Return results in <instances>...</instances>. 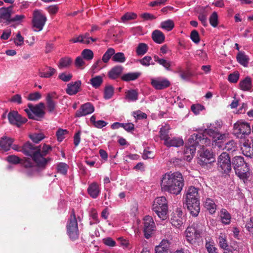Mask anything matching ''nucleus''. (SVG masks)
<instances>
[{"instance_id":"obj_1","label":"nucleus","mask_w":253,"mask_h":253,"mask_svg":"<svg viewBox=\"0 0 253 253\" xmlns=\"http://www.w3.org/2000/svg\"><path fill=\"white\" fill-rule=\"evenodd\" d=\"M184 185V178L179 172H167L163 175L161 180L162 190L174 195L181 192Z\"/></svg>"},{"instance_id":"obj_2","label":"nucleus","mask_w":253,"mask_h":253,"mask_svg":"<svg viewBox=\"0 0 253 253\" xmlns=\"http://www.w3.org/2000/svg\"><path fill=\"white\" fill-rule=\"evenodd\" d=\"M211 142V139L204 137L202 134L194 133L191 135L188 139V146L184 150L185 159L189 161L193 158L197 147L202 149L205 147L210 146Z\"/></svg>"},{"instance_id":"obj_3","label":"nucleus","mask_w":253,"mask_h":253,"mask_svg":"<svg viewBox=\"0 0 253 253\" xmlns=\"http://www.w3.org/2000/svg\"><path fill=\"white\" fill-rule=\"evenodd\" d=\"M199 189L190 186L185 191L184 197L187 208L194 216H197L200 211Z\"/></svg>"},{"instance_id":"obj_4","label":"nucleus","mask_w":253,"mask_h":253,"mask_svg":"<svg viewBox=\"0 0 253 253\" xmlns=\"http://www.w3.org/2000/svg\"><path fill=\"white\" fill-rule=\"evenodd\" d=\"M22 152L25 155L31 156L36 166L39 168H44L47 164L48 160L42 156L39 147L34 146L30 142L24 144Z\"/></svg>"},{"instance_id":"obj_5","label":"nucleus","mask_w":253,"mask_h":253,"mask_svg":"<svg viewBox=\"0 0 253 253\" xmlns=\"http://www.w3.org/2000/svg\"><path fill=\"white\" fill-rule=\"evenodd\" d=\"M222 124L221 121H217L212 124L207 125V128L205 129L202 134L204 137L208 138L206 135L211 137L213 141L216 142L217 140H222L225 137L224 134H221L220 130L222 127Z\"/></svg>"},{"instance_id":"obj_6","label":"nucleus","mask_w":253,"mask_h":253,"mask_svg":"<svg viewBox=\"0 0 253 253\" xmlns=\"http://www.w3.org/2000/svg\"><path fill=\"white\" fill-rule=\"evenodd\" d=\"M152 210L161 219H166L168 217V206L166 198L164 196L156 198L153 202Z\"/></svg>"},{"instance_id":"obj_7","label":"nucleus","mask_w":253,"mask_h":253,"mask_svg":"<svg viewBox=\"0 0 253 253\" xmlns=\"http://www.w3.org/2000/svg\"><path fill=\"white\" fill-rule=\"evenodd\" d=\"M232 164L236 174L240 178L245 179L248 177L249 168L243 157L240 156L234 157L232 159Z\"/></svg>"},{"instance_id":"obj_8","label":"nucleus","mask_w":253,"mask_h":253,"mask_svg":"<svg viewBox=\"0 0 253 253\" xmlns=\"http://www.w3.org/2000/svg\"><path fill=\"white\" fill-rule=\"evenodd\" d=\"M46 21V16L42 10L35 9L33 11L32 25L34 31H41L43 29Z\"/></svg>"},{"instance_id":"obj_9","label":"nucleus","mask_w":253,"mask_h":253,"mask_svg":"<svg viewBox=\"0 0 253 253\" xmlns=\"http://www.w3.org/2000/svg\"><path fill=\"white\" fill-rule=\"evenodd\" d=\"M67 234L72 241H75L79 238V232L77 220L74 210L72 211L70 218L67 223Z\"/></svg>"},{"instance_id":"obj_10","label":"nucleus","mask_w":253,"mask_h":253,"mask_svg":"<svg viewBox=\"0 0 253 253\" xmlns=\"http://www.w3.org/2000/svg\"><path fill=\"white\" fill-rule=\"evenodd\" d=\"M203 230V226L201 224L194 223L189 226L185 232L187 240L193 244L196 240L201 237Z\"/></svg>"},{"instance_id":"obj_11","label":"nucleus","mask_w":253,"mask_h":253,"mask_svg":"<svg viewBox=\"0 0 253 253\" xmlns=\"http://www.w3.org/2000/svg\"><path fill=\"white\" fill-rule=\"evenodd\" d=\"M217 168L219 171L224 173H229L231 169L230 157L226 152L222 153L217 159Z\"/></svg>"},{"instance_id":"obj_12","label":"nucleus","mask_w":253,"mask_h":253,"mask_svg":"<svg viewBox=\"0 0 253 253\" xmlns=\"http://www.w3.org/2000/svg\"><path fill=\"white\" fill-rule=\"evenodd\" d=\"M28 107V109H26L24 111L30 119H36L35 117H42L44 114L43 111L44 106L42 103H40L35 106L29 104Z\"/></svg>"},{"instance_id":"obj_13","label":"nucleus","mask_w":253,"mask_h":253,"mask_svg":"<svg viewBox=\"0 0 253 253\" xmlns=\"http://www.w3.org/2000/svg\"><path fill=\"white\" fill-rule=\"evenodd\" d=\"M249 124L242 121H238L234 125V133L240 137V135H248L251 132Z\"/></svg>"},{"instance_id":"obj_14","label":"nucleus","mask_w":253,"mask_h":253,"mask_svg":"<svg viewBox=\"0 0 253 253\" xmlns=\"http://www.w3.org/2000/svg\"><path fill=\"white\" fill-rule=\"evenodd\" d=\"M143 231L146 238L149 239L155 228V224L153 218L150 216H146L144 218Z\"/></svg>"},{"instance_id":"obj_15","label":"nucleus","mask_w":253,"mask_h":253,"mask_svg":"<svg viewBox=\"0 0 253 253\" xmlns=\"http://www.w3.org/2000/svg\"><path fill=\"white\" fill-rule=\"evenodd\" d=\"M170 222L172 226L180 228L183 224V215L181 209L177 208L172 213Z\"/></svg>"},{"instance_id":"obj_16","label":"nucleus","mask_w":253,"mask_h":253,"mask_svg":"<svg viewBox=\"0 0 253 253\" xmlns=\"http://www.w3.org/2000/svg\"><path fill=\"white\" fill-rule=\"evenodd\" d=\"M8 118L10 124L16 125L18 127L20 126L21 124L26 123L27 121L26 118H22L21 115L16 111L10 112L8 115Z\"/></svg>"},{"instance_id":"obj_17","label":"nucleus","mask_w":253,"mask_h":253,"mask_svg":"<svg viewBox=\"0 0 253 253\" xmlns=\"http://www.w3.org/2000/svg\"><path fill=\"white\" fill-rule=\"evenodd\" d=\"M12 6L0 8V22L8 24L10 23Z\"/></svg>"},{"instance_id":"obj_18","label":"nucleus","mask_w":253,"mask_h":253,"mask_svg":"<svg viewBox=\"0 0 253 253\" xmlns=\"http://www.w3.org/2000/svg\"><path fill=\"white\" fill-rule=\"evenodd\" d=\"M244 155L249 157L253 156V140L251 138L244 140L241 145Z\"/></svg>"},{"instance_id":"obj_19","label":"nucleus","mask_w":253,"mask_h":253,"mask_svg":"<svg viewBox=\"0 0 253 253\" xmlns=\"http://www.w3.org/2000/svg\"><path fill=\"white\" fill-rule=\"evenodd\" d=\"M173 242L172 239H163L158 246L155 247V253H168Z\"/></svg>"},{"instance_id":"obj_20","label":"nucleus","mask_w":253,"mask_h":253,"mask_svg":"<svg viewBox=\"0 0 253 253\" xmlns=\"http://www.w3.org/2000/svg\"><path fill=\"white\" fill-rule=\"evenodd\" d=\"M202 150H204V148ZM212 154L208 150H203V152L200 155L198 163L202 166H205L208 164H210L213 161Z\"/></svg>"},{"instance_id":"obj_21","label":"nucleus","mask_w":253,"mask_h":253,"mask_svg":"<svg viewBox=\"0 0 253 253\" xmlns=\"http://www.w3.org/2000/svg\"><path fill=\"white\" fill-rule=\"evenodd\" d=\"M94 111L93 106L90 103H86L82 105L80 109L77 111L76 116L81 117L90 114Z\"/></svg>"},{"instance_id":"obj_22","label":"nucleus","mask_w":253,"mask_h":253,"mask_svg":"<svg viewBox=\"0 0 253 253\" xmlns=\"http://www.w3.org/2000/svg\"><path fill=\"white\" fill-rule=\"evenodd\" d=\"M95 41H96V39L89 37L88 33L80 35L70 40V42L73 43L81 42L84 44H89Z\"/></svg>"},{"instance_id":"obj_23","label":"nucleus","mask_w":253,"mask_h":253,"mask_svg":"<svg viewBox=\"0 0 253 253\" xmlns=\"http://www.w3.org/2000/svg\"><path fill=\"white\" fill-rule=\"evenodd\" d=\"M81 85V82L79 80L68 84L66 90L67 93L70 95L76 94L79 91Z\"/></svg>"},{"instance_id":"obj_24","label":"nucleus","mask_w":253,"mask_h":253,"mask_svg":"<svg viewBox=\"0 0 253 253\" xmlns=\"http://www.w3.org/2000/svg\"><path fill=\"white\" fill-rule=\"evenodd\" d=\"M87 192L91 198L95 199L100 193V187L96 182H93L89 185Z\"/></svg>"},{"instance_id":"obj_25","label":"nucleus","mask_w":253,"mask_h":253,"mask_svg":"<svg viewBox=\"0 0 253 253\" xmlns=\"http://www.w3.org/2000/svg\"><path fill=\"white\" fill-rule=\"evenodd\" d=\"M184 143L182 138L179 137H169L168 141L165 143V145L168 147H178L182 146Z\"/></svg>"},{"instance_id":"obj_26","label":"nucleus","mask_w":253,"mask_h":253,"mask_svg":"<svg viewBox=\"0 0 253 253\" xmlns=\"http://www.w3.org/2000/svg\"><path fill=\"white\" fill-rule=\"evenodd\" d=\"M123 71V67L121 65H117L113 67L108 72V76L112 79L119 78Z\"/></svg>"},{"instance_id":"obj_27","label":"nucleus","mask_w":253,"mask_h":253,"mask_svg":"<svg viewBox=\"0 0 253 253\" xmlns=\"http://www.w3.org/2000/svg\"><path fill=\"white\" fill-rule=\"evenodd\" d=\"M152 85L157 89H163L169 86V80H152Z\"/></svg>"},{"instance_id":"obj_28","label":"nucleus","mask_w":253,"mask_h":253,"mask_svg":"<svg viewBox=\"0 0 253 253\" xmlns=\"http://www.w3.org/2000/svg\"><path fill=\"white\" fill-rule=\"evenodd\" d=\"M13 142L12 138L2 137L0 140V147L4 151H7L10 149Z\"/></svg>"},{"instance_id":"obj_29","label":"nucleus","mask_w":253,"mask_h":253,"mask_svg":"<svg viewBox=\"0 0 253 253\" xmlns=\"http://www.w3.org/2000/svg\"><path fill=\"white\" fill-rule=\"evenodd\" d=\"M219 216L223 224L228 225L230 223L231 216L226 209H222L220 210Z\"/></svg>"},{"instance_id":"obj_30","label":"nucleus","mask_w":253,"mask_h":253,"mask_svg":"<svg viewBox=\"0 0 253 253\" xmlns=\"http://www.w3.org/2000/svg\"><path fill=\"white\" fill-rule=\"evenodd\" d=\"M55 72V69L50 67H46L42 71H40L39 74L41 78H49L52 77Z\"/></svg>"},{"instance_id":"obj_31","label":"nucleus","mask_w":253,"mask_h":253,"mask_svg":"<svg viewBox=\"0 0 253 253\" xmlns=\"http://www.w3.org/2000/svg\"><path fill=\"white\" fill-rule=\"evenodd\" d=\"M204 206L210 213H214L216 210V206L214 202L211 199L207 198L204 202Z\"/></svg>"},{"instance_id":"obj_32","label":"nucleus","mask_w":253,"mask_h":253,"mask_svg":"<svg viewBox=\"0 0 253 253\" xmlns=\"http://www.w3.org/2000/svg\"><path fill=\"white\" fill-rule=\"evenodd\" d=\"M238 62L244 67L248 66L249 58L244 52L240 51L237 55Z\"/></svg>"},{"instance_id":"obj_33","label":"nucleus","mask_w":253,"mask_h":253,"mask_svg":"<svg viewBox=\"0 0 253 253\" xmlns=\"http://www.w3.org/2000/svg\"><path fill=\"white\" fill-rule=\"evenodd\" d=\"M152 36L154 41L158 43H162L165 41L164 34L159 30H155L153 32Z\"/></svg>"},{"instance_id":"obj_34","label":"nucleus","mask_w":253,"mask_h":253,"mask_svg":"<svg viewBox=\"0 0 253 253\" xmlns=\"http://www.w3.org/2000/svg\"><path fill=\"white\" fill-rule=\"evenodd\" d=\"M169 126H162L160 130V137L161 140H164V143L170 137L169 135Z\"/></svg>"},{"instance_id":"obj_35","label":"nucleus","mask_w":253,"mask_h":253,"mask_svg":"<svg viewBox=\"0 0 253 253\" xmlns=\"http://www.w3.org/2000/svg\"><path fill=\"white\" fill-rule=\"evenodd\" d=\"M23 165L26 169L25 173L28 176H31L34 174L35 171L34 168H33L32 163L29 160H25L23 163Z\"/></svg>"},{"instance_id":"obj_36","label":"nucleus","mask_w":253,"mask_h":253,"mask_svg":"<svg viewBox=\"0 0 253 253\" xmlns=\"http://www.w3.org/2000/svg\"><path fill=\"white\" fill-rule=\"evenodd\" d=\"M160 27L167 31H171L174 27V23L172 20L168 19L161 23Z\"/></svg>"},{"instance_id":"obj_37","label":"nucleus","mask_w":253,"mask_h":253,"mask_svg":"<svg viewBox=\"0 0 253 253\" xmlns=\"http://www.w3.org/2000/svg\"><path fill=\"white\" fill-rule=\"evenodd\" d=\"M154 59L155 62L163 66L167 70H170V67L171 66V62L170 61L167 60L163 58H160L157 55H155L154 56Z\"/></svg>"},{"instance_id":"obj_38","label":"nucleus","mask_w":253,"mask_h":253,"mask_svg":"<svg viewBox=\"0 0 253 253\" xmlns=\"http://www.w3.org/2000/svg\"><path fill=\"white\" fill-rule=\"evenodd\" d=\"M126 99L128 102H134L138 99V92L135 90H130L126 92Z\"/></svg>"},{"instance_id":"obj_39","label":"nucleus","mask_w":253,"mask_h":253,"mask_svg":"<svg viewBox=\"0 0 253 253\" xmlns=\"http://www.w3.org/2000/svg\"><path fill=\"white\" fill-rule=\"evenodd\" d=\"M224 149L230 153L235 152L238 150L237 144L235 141L231 140L225 144Z\"/></svg>"},{"instance_id":"obj_40","label":"nucleus","mask_w":253,"mask_h":253,"mask_svg":"<svg viewBox=\"0 0 253 253\" xmlns=\"http://www.w3.org/2000/svg\"><path fill=\"white\" fill-rule=\"evenodd\" d=\"M54 93L48 94L46 97L47 108L49 112H52L55 107V103L52 100Z\"/></svg>"},{"instance_id":"obj_41","label":"nucleus","mask_w":253,"mask_h":253,"mask_svg":"<svg viewBox=\"0 0 253 253\" xmlns=\"http://www.w3.org/2000/svg\"><path fill=\"white\" fill-rule=\"evenodd\" d=\"M115 54V50L113 48H109L103 54L102 60L105 63H107L111 57Z\"/></svg>"},{"instance_id":"obj_42","label":"nucleus","mask_w":253,"mask_h":253,"mask_svg":"<svg viewBox=\"0 0 253 253\" xmlns=\"http://www.w3.org/2000/svg\"><path fill=\"white\" fill-rule=\"evenodd\" d=\"M218 243L220 247L224 250H227L228 244L226 240V236L223 233H220L218 237Z\"/></svg>"},{"instance_id":"obj_43","label":"nucleus","mask_w":253,"mask_h":253,"mask_svg":"<svg viewBox=\"0 0 253 253\" xmlns=\"http://www.w3.org/2000/svg\"><path fill=\"white\" fill-rule=\"evenodd\" d=\"M112 60L116 62L124 63L126 61L125 55L122 52H117L113 55Z\"/></svg>"},{"instance_id":"obj_44","label":"nucleus","mask_w":253,"mask_h":253,"mask_svg":"<svg viewBox=\"0 0 253 253\" xmlns=\"http://www.w3.org/2000/svg\"><path fill=\"white\" fill-rule=\"evenodd\" d=\"M147 45L144 43H140L136 48V53L138 55H143L147 52Z\"/></svg>"},{"instance_id":"obj_45","label":"nucleus","mask_w":253,"mask_h":253,"mask_svg":"<svg viewBox=\"0 0 253 253\" xmlns=\"http://www.w3.org/2000/svg\"><path fill=\"white\" fill-rule=\"evenodd\" d=\"M114 94V88L111 85L105 87L104 92V98L105 99H110Z\"/></svg>"},{"instance_id":"obj_46","label":"nucleus","mask_w":253,"mask_h":253,"mask_svg":"<svg viewBox=\"0 0 253 253\" xmlns=\"http://www.w3.org/2000/svg\"><path fill=\"white\" fill-rule=\"evenodd\" d=\"M71 60L68 57L61 58L59 62L58 67L60 69H63L69 67L71 64Z\"/></svg>"},{"instance_id":"obj_47","label":"nucleus","mask_w":253,"mask_h":253,"mask_svg":"<svg viewBox=\"0 0 253 253\" xmlns=\"http://www.w3.org/2000/svg\"><path fill=\"white\" fill-rule=\"evenodd\" d=\"M240 86L242 90H249L252 87L251 80H242Z\"/></svg>"},{"instance_id":"obj_48","label":"nucleus","mask_w":253,"mask_h":253,"mask_svg":"<svg viewBox=\"0 0 253 253\" xmlns=\"http://www.w3.org/2000/svg\"><path fill=\"white\" fill-rule=\"evenodd\" d=\"M210 24L213 27H216L218 24V15L216 12H213L209 18Z\"/></svg>"},{"instance_id":"obj_49","label":"nucleus","mask_w":253,"mask_h":253,"mask_svg":"<svg viewBox=\"0 0 253 253\" xmlns=\"http://www.w3.org/2000/svg\"><path fill=\"white\" fill-rule=\"evenodd\" d=\"M137 15L133 12H127L124 14L121 18L123 22H126L129 20L135 19Z\"/></svg>"},{"instance_id":"obj_50","label":"nucleus","mask_w":253,"mask_h":253,"mask_svg":"<svg viewBox=\"0 0 253 253\" xmlns=\"http://www.w3.org/2000/svg\"><path fill=\"white\" fill-rule=\"evenodd\" d=\"M139 72L128 73L124 75L121 79H137L140 76Z\"/></svg>"},{"instance_id":"obj_51","label":"nucleus","mask_w":253,"mask_h":253,"mask_svg":"<svg viewBox=\"0 0 253 253\" xmlns=\"http://www.w3.org/2000/svg\"><path fill=\"white\" fill-rule=\"evenodd\" d=\"M204 109V107L199 104H193L191 106V111L196 115L199 114Z\"/></svg>"},{"instance_id":"obj_52","label":"nucleus","mask_w":253,"mask_h":253,"mask_svg":"<svg viewBox=\"0 0 253 253\" xmlns=\"http://www.w3.org/2000/svg\"><path fill=\"white\" fill-rule=\"evenodd\" d=\"M68 169V166L63 163H61L57 165V171L58 172L65 175Z\"/></svg>"},{"instance_id":"obj_53","label":"nucleus","mask_w":253,"mask_h":253,"mask_svg":"<svg viewBox=\"0 0 253 253\" xmlns=\"http://www.w3.org/2000/svg\"><path fill=\"white\" fill-rule=\"evenodd\" d=\"M83 58L86 60H91L93 57V52L88 49H84L82 53Z\"/></svg>"},{"instance_id":"obj_54","label":"nucleus","mask_w":253,"mask_h":253,"mask_svg":"<svg viewBox=\"0 0 253 253\" xmlns=\"http://www.w3.org/2000/svg\"><path fill=\"white\" fill-rule=\"evenodd\" d=\"M66 129L60 128L56 132V136L59 141H62L65 138V135L68 133Z\"/></svg>"},{"instance_id":"obj_55","label":"nucleus","mask_w":253,"mask_h":253,"mask_svg":"<svg viewBox=\"0 0 253 253\" xmlns=\"http://www.w3.org/2000/svg\"><path fill=\"white\" fill-rule=\"evenodd\" d=\"M30 137L33 142L37 143L42 140L44 136L42 133H34L30 135Z\"/></svg>"},{"instance_id":"obj_56","label":"nucleus","mask_w":253,"mask_h":253,"mask_svg":"<svg viewBox=\"0 0 253 253\" xmlns=\"http://www.w3.org/2000/svg\"><path fill=\"white\" fill-rule=\"evenodd\" d=\"M140 63L143 66H148L150 64L154 65L152 62V58L150 56H146L140 60Z\"/></svg>"},{"instance_id":"obj_57","label":"nucleus","mask_w":253,"mask_h":253,"mask_svg":"<svg viewBox=\"0 0 253 253\" xmlns=\"http://www.w3.org/2000/svg\"><path fill=\"white\" fill-rule=\"evenodd\" d=\"M15 44L17 46H21L24 43V38L21 35L20 32H18L16 37L13 40Z\"/></svg>"},{"instance_id":"obj_58","label":"nucleus","mask_w":253,"mask_h":253,"mask_svg":"<svg viewBox=\"0 0 253 253\" xmlns=\"http://www.w3.org/2000/svg\"><path fill=\"white\" fill-rule=\"evenodd\" d=\"M25 18L26 16L24 14H17L11 18L10 23L16 22L17 23L19 24L22 22Z\"/></svg>"},{"instance_id":"obj_59","label":"nucleus","mask_w":253,"mask_h":253,"mask_svg":"<svg viewBox=\"0 0 253 253\" xmlns=\"http://www.w3.org/2000/svg\"><path fill=\"white\" fill-rule=\"evenodd\" d=\"M103 243L106 245L110 247H113L116 246V242L111 237H106L103 239Z\"/></svg>"},{"instance_id":"obj_60","label":"nucleus","mask_w":253,"mask_h":253,"mask_svg":"<svg viewBox=\"0 0 253 253\" xmlns=\"http://www.w3.org/2000/svg\"><path fill=\"white\" fill-rule=\"evenodd\" d=\"M7 161L9 163L13 164H17L20 163V159L15 156V155H10L7 157Z\"/></svg>"},{"instance_id":"obj_61","label":"nucleus","mask_w":253,"mask_h":253,"mask_svg":"<svg viewBox=\"0 0 253 253\" xmlns=\"http://www.w3.org/2000/svg\"><path fill=\"white\" fill-rule=\"evenodd\" d=\"M191 40L195 43H198L200 42V38L198 32L196 30H193L190 34Z\"/></svg>"},{"instance_id":"obj_62","label":"nucleus","mask_w":253,"mask_h":253,"mask_svg":"<svg viewBox=\"0 0 253 253\" xmlns=\"http://www.w3.org/2000/svg\"><path fill=\"white\" fill-rule=\"evenodd\" d=\"M41 98V94L38 92H35L32 93H30L27 99L31 101H37Z\"/></svg>"},{"instance_id":"obj_63","label":"nucleus","mask_w":253,"mask_h":253,"mask_svg":"<svg viewBox=\"0 0 253 253\" xmlns=\"http://www.w3.org/2000/svg\"><path fill=\"white\" fill-rule=\"evenodd\" d=\"M247 230L253 235V216L248 221L245 226Z\"/></svg>"},{"instance_id":"obj_64","label":"nucleus","mask_w":253,"mask_h":253,"mask_svg":"<svg viewBox=\"0 0 253 253\" xmlns=\"http://www.w3.org/2000/svg\"><path fill=\"white\" fill-rule=\"evenodd\" d=\"M206 247L209 253H218L217 249L210 243H206Z\"/></svg>"}]
</instances>
